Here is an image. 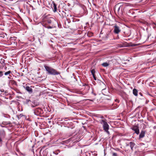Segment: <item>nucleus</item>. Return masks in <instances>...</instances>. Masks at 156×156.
<instances>
[{
	"instance_id": "nucleus-8",
	"label": "nucleus",
	"mask_w": 156,
	"mask_h": 156,
	"mask_svg": "<svg viewBox=\"0 0 156 156\" xmlns=\"http://www.w3.org/2000/svg\"><path fill=\"white\" fill-rule=\"evenodd\" d=\"M49 73L54 75H57L59 74V73L56 71L55 70H53V72L49 70Z\"/></svg>"
},
{
	"instance_id": "nucleus-9",
	"label": "nucleus",
	"mask_w": 156,
	"mask_h": 156,
	"mask_svg": "<svg viewBox=\"0 0 156 156\" xmlns=\"http://www.w3.org/2000/svg\"><path fill=\"white\" fill-rule=\"evenodd\" d=\"M145 132L143 131H142L139 135L140 138H142L144 136Z\"/></svg>"
},
{
	"instance_id": "nucleus-16",
	"label": "nucleus",
	"mask_w": 156,
	"mask_h": 156,
	"mask_svg": "<svg viewBox=\"0 0 156 156\" xmlns=\"http://www.w3.org/2000/svg\"><path fill=\"white\" fill-rule=\"evenodd\" d=\"M44 67H45V68H47V69L49 68L48 67V66H46L45 65H44Z\"/></svg>"
},
{
	"instance_id": "nucleus-21",
	"label": "nucleus",
	"mask_w": 156,
	"mask_h": 156,
	"mask_svg": "<svg viewBox=\"0 0 156 156\" xmlns=\"http://www.w3.org/2000/svg\"><path fill=\"white\" fill-rule=\"evenodd\" d=\"M126 146H129V144H127L126 145Z\"/></svg>"
},
{
	"instance_id": "nucleus-14",
	"label": "nucleus",
	"mask_w": 156,
	"mask_h": 156,
	"mask_svg": "<svg viewBox=\"0 0 156 156\" xmlns=\"http://www.w3.org/2000/svg\"><path fill=\"white\" fill-rule=\"evenodd\" d=\"M112 156H117V154L116 153H112Z\"/></svg>"
},
{
	"instance_id": "nucleus-2",
	"label": "nucleus",
	"mask_w": 156,
	"mask_h": 156,
	"mask_svg": "<svg viewBox=\"0 0 156 156\" xmlns=\"http://www.w3.org/2000/svg\"><path fill=\"white\" fill-rule=\"evenodd\" d=\"M43 22L44 26L49 28V18L48 15L44 16L43 19Z\"/></svg>"
},
{
	"instance_id": "nucleus-7",
	"label": "nucleus",
	"mask_w": 156,
	"mask_h": 156,
	"mask_svg": "<svg viewBox=\"0 0 156 156\" xmlns=\"http://www.w3.org/2000/svg\"><path fill=\"white\" fill-rule=\"evenodd\" d=\"M111 64V61H107L106 62L103 63L102 64V65L104 67H107L108 66Z\"/></svg>"
},
{
	"instance_id": "nucleus-1",
	"label": "nucleus",
	"mask_w": 156,
	"mask_h": 156,
	"mask_svg": "<svg viewBox=\"0 0 156 156\" xmlns=\"http://www.w3.org/2000/svg\"><path fill=\"white\" fill-rule=\"evenodd\" d=\"M100 123L103 125L104 130L108 134H109L110 133L108 130L109 129V126L105 120L103 119L100 120Z\"/></svg>"
},
{
	"instance_id": "nucleus-20",
	"label": "nucleus",
	"mask_w": 156,
	"mask_h": 156,
	"mask_svg": "<svg viewBox=\"0 0 156 156\" xmlns=\"http://www.w3.org/2000/svg\"><path fill=\"white\" fill-rule=\"evenodd\" d=\"M120 9V7H119V9H118V11H119V10Z\"/></svg>"
},
{
	"instance_id": "nucleus-11",
	"label": "nucleus",
	"mask_w": 156,
	"mask_h": 156,
	"mask_svg": "<svg viewBox=\"0 0 156 156\" xmlns=\"http://www.w3.org/2000/svg\"><path fill=\"white\" fill-rule=\"evenodd\" d=\"M137 90L136 89H134L133 90V94L135 96L137 95Z\"/></svg>"
},
{
	"instance_id": "nucleus-3",
	"label": "nucleus",
	"mask_w": 156,
	"mask_h": 156,
	"mask_svg": "<svg viewBox=\"0 0 156 156\" xmlns=\"http://www.w3.org/2000/svg\"><path fill=\"white\" fill-rule=\"evenodd\" d=\"M51 8L52 9L53 11L55 12L57 11V6L56 4L52 2V4H51Z\"/></svg>"
},
{
	"instance_id": "nucleus-5",
	"label": "nucleus",
	"mask_w": 156,
	"mask_h": 156,
	"mask_svg": "<svg viewBox=\"0 0 156 156\" xmlns=\"http://www.w3.org/2000/svg\"><path fill=\"white\" fill-rule=\"evenodd\" d=\"M91 73L92 75L93 76V77L94 78L95 80H97L96 77V74L98 75L99 74V73L98 72H96L95 71L94 69H93L91 71Z\"/></svg>"
},
{
	"instance_id": "nucleus-22",
	"label": "nucleus",
	"mask_w": 156,
	"mask_h": 156,
	"mask_svg": "<svg viewBox=\"0 0 156 156\" xmlns=\"http://www.w3.org/2000/svg\"><path fill=\"white\" fill-rule=\"evenodd\" d=\"M49 28H51V27L50 26H49Z\"/></svg>"
},
{
	"instance_id": "nucleus-12",
	"label": "nucleus",
	"mask_w": 156,
	"mask_h": 156,
	"mask_svg": "<svg viewBox=\"0 0 156 156\" xmlns=\"http://www.w3.org/2000/svg\"><path fill=\"white\" fill-rule=\"evenodd\" d=\"M26 90L29 92H31L32 91V89L30 87L27 86L26 87Z\"/></svg>"
},
{
	"instance_id": "nucleus-13",
	"label": "nucleus",
	"mask_w": 156,
	"mask_h": 156,
	"mask_svg": "<svg viewBox=\"0 0 156 156\" xmlns=\"http://www.w3.org/2000/svg\"><path fill=\"white\" fill-rule=\"evenodd\" d=\"M11 73V72L10 71H8L6 72H5V75H7L9 74L10 73Z\"/></svg>"
},
{
	"instance_id": "nucleus-15",
	"label": "nucleus",
	"mask_w": 156,
	"mask_h": 156,
	"mask_svg": "<svg viewBox=\"0 0 156 156\" xmlns=\"http://www.w3.org/2000/svg\"><path fill=\"white\" fill-rule=\"evenodd\" d=\"M2 75V71H0V76H1Z\"/></svg>"
},
{
	"instance_id": "nucleus-4",
	"label": "nucleus",
	"mask_w": 156,
	"mask_h": 156,
	"mask_svg": "<svg viewBox=\"0 0 156 156\" xmlns=\"http://www.w3.org/2000/svg\"><path fill=\"white\" fill-rule=\"evenodd\" d=\"M121 31L119 27L117 25H115L114 27V32L116 34H119Z\"/></svg>"
},
{
	"instance_id": "nucleus-10",
	"label": "nucleus",
	"mask_w": 156,
	"mask_h": 156,
	"mask_svg": "<svg viewBox=\"0 0 156 156\" xmlns=\"http://www.w3.org/2000/svg\"><path fill=\"white\" fill-rule=\"evenodd\" d=\"M129 145L131 149L133 151V148L135 145V144L132 142H131L129 143Z\"/></svg>"
},
{
	"instance_id": "nucleus-18",
	"label": "nucleus",
	"mask_w": 156,
	"mask_h": 156,
	"mask_svg": "<svg viewBox=\"0 0 156 156\" xmlns=\"http://www.w3.org/2000/svg\"><path fill=\"white\" fill-rule=\"evenodd\" d=\"M46 69L47 71L49 72V70H48L49 69Z\"/></svg>"
},
{
	"instance_id": "nucleus-23",
	"label": "nucleus",
	"mask_w": 156,
	"mask_h": 156,
	"mask_svg": "<svg viewBox=\"0 0 156 156\" xmlns=\"http://www.w3.org/2000/svg\"><path fill=\"white\" fill-rule=\"evenodd\" d=\"M155 59H156V57Z\"/></svg>"
},
{
	"instance_id": "nucleus-19",
	"label": "nucleus",
	"mask_w": 156,
	"mask_h": 156,
	"mask_svg": "<svg viewBox=\"0 0 156 156\" xmlns=\"http://www.w3.org/2000/svg\"><path fill=\"white\" fill-rule=\"evenodd\" d=\"M49 23H51V20H49Z\"/></svg>"
},
{
	"instance_id": "nucleus-6",
	"label": "nucleus",
	"mask_w": 156,
	"mask_h": 156,
	"mask_svg": "<svg viewBox=\"0 0 156 156\" xmlns=\"http://www.w3.org/2000/svg\"><path fill=\"white\" fill-rule=\"evenodd\" d=\"M132 129L133 130L135 131V133L136 134H138L139 133V130L138 127L136 126H133Z\"/></svg>"
},
{
	"instance_id": "nucleus-17",
	"label": "nucleus",
	"mask_w": 156,
	"mask_h": 156,
	"mask_svg": "<svg viewBox=\"0 0 156 156\" xmlns=\"http://www.w3.org/2000/svg\"><path fill=\"white\" fill-rule=\"evenodd\" d=\"M1 60L2 61V62H3V61H4V59H2Z\"/></svg>"
}]
</instances>
